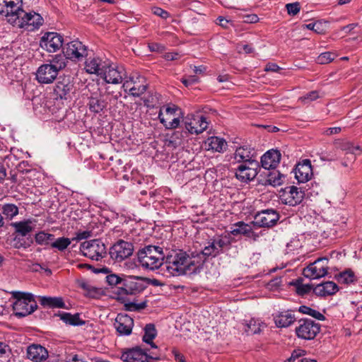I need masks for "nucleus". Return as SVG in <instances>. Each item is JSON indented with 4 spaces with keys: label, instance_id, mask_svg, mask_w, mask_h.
Here are the masks:
<instances>
[{
    "label": "nucleus",
    "instance_id": "nucleus-1",
    "mask_svg": "<svg viewBox=\"0 0 362 362\" xmlns=\"http://www.w3.org/2000/svg\"><path fill=\"white\" fill-rule=\"evenodd\" d=\"M22 7V0H0V14L8 18V21L21 28L32 25L38 28L43 22L42 16L36 13H26Z\"/></svg>",
    "mask_w": 362,
    "mask_h": 362
},
{
    "label": "nucleus",
    "instance_id": "nucleus-2",
    "mask_svg": "<svg viewBox=\"0 0 362 362\" xmlns=\"http://www.w3.org/2000/svg\"><path fill=\"white\" fill-rule=\"evenodd\" d=\"M163 266L162 269L165 268L169 275L174 276L194 274L199 271L195 259L182 250L175 252L174 255H168Z\"/></svg>",
    "mask_w": 362,
    "mask_h": 362
},
{
    "label": "nucleus",
    "instance_id": "nucleus-3",
    "mask_svg": "<svg viewBox=\"0 0 362 362\" xmlns=\"http://www.w3.org/2000/svg\"><path fill=\"white\" fill-rule=\"evenodd\" d=\"M165 255L163 248L159 246L147 245L137 252L139 264L148 269L154 270L163 265Z\"/></svg>",
    "mask_w": 362,
    "mask_h": 362
},
{
    "label": "nucleus",
    "instance_id": "nucleus-4",
    "mask_svg": "<svg viewBox=\"0 0 362 362\" xmlns=\"http://www.w3.org/2000/svg\"><path fill=\"white\" fill-rule=\"evenodd\" d=\"M13 296L16 300L13 303V310L18 317L27 316L37 308L33 295L28 293L14 292Z\"/></svg>",
    "mask_w": 362,
    "mask_h": 362
},
{
    "label": "nucleus",
    "instance_id": "nucleus-5",
    "mask_svg": "<svg viewBox=\"0 0 362 362\" xmlns=\"http://www.w3.org/2000/svg\"><path fill=\"white\" fill-rule=\"evenodd\" d=\"M298 324L295 331L297 337L300 339L305 340L313 339L320 332V325L310 319H300Z\"/></svg>",
    "mask_w": 362,
    "mask_h": 362
},
{
    "label": "nucleus",
    "instance_id": "nucleus-6",
    "mask_svg": "<svg viewBox=\"0 0 362 362\" xmlns=\"http://www.w3.org/2000/svg\"><path fill=\"white\" fill-rule=\"evenodd\" d=\"M80 250L83 255L95 261L101 259L106 254L105 245L98 239L82 243Z\"/></svg>",
    "mask_w": 362,
    "mask_h": 362
},
{
    "label": "nucleus",
    "instance_id": "nucleus-7",
    "mask_svg": "<svg viewBox=\"0 0 362 362\" xmlns=\"http://www.w3.org/2000/svg\"><path fill=\"white\" fill-rule=\"evenodd\" d=\"M279 219V213L272 209H268L257 212L251 222L253 227L271 228L275 226Z\"/></svg>",
    "mask_w": 362,
    "mask_h": 362
},
{
    "label": "nucleus",
    "instance_id": "nucleus-8",
    "mask_svg": "<svg viewBox=\"0 0 362 362\" xmlns=\"http://www.w3.org/2000/svg\"><path fill=\"white\" fill-rule=\"evenodd\" d=\"M63 53L66 59H71L74 62H79L87 57L88 50L86 46L81 41L76 40L67 42L63 47Z\"/></svg>",
    "mask_w": 362,
    "mask_h": 362
},
{
    "label": "nucleus",
    "instance_id": "nucleus-9",
    "mask_svg": "<svg viewBox=\"0 0 362 362\" xmlns=\"http://www.w3.org/2000/svg\"><path fill=\"white\" fill-rule=\"evenodd\" d=\"M328 262L327 257L318 258L303 269L304 276L312 279L325 276L328 273Z\"/></svg>",
    "mask_w": 362,
    "mask_h": 362
},
{
    "label": "nucleus",
    "instance_id": "nucleus-10",
    "mask_svg": "<svg viewBox=\"0 0 362 362\" xmlns=\"http://www.w3.org/2000/svg\"><path fill=\"white\" fill-rule=\"evenodd\" d=\"M121 359L124 362H149L148 359L160 360V356L157 352H151L148 355L140 348L136 347L123 352Z\"/></svg>",
    "mask_w": 362,
    "mask_h": 362
},
{
    "label": "nucleus",
    "instance_id": "nucleus-11",
    "mask_svg": "<svg viewBox=\"0 0 362 362\" xmlns=\"http://www.w3.org/2000/svg\"><path fill=\"white\" fill-rule=\"evenodd\" d=\"M134 252V245L132 243L119 240L110 249L111 258L116 262H121L129 257Z\"/></svg>",
    "mask_w": 362,
    "mask_h": 362
},
{
    "label": "nucleus",
    "instance_id": "nucleus-12",
    "mask_svg": "<svg viewBox=\"0 0 362 362\" xmlns=\"http://www.w3.org/2000/svg\"><path fill=\"white\" fill-rule=\"evenodd\" d=\"M259 169L260 166L257 160L241 163L236 169L235 176L242 182H248L255 178Z\"/></svg>",
    "mask_w": 362,
    "mask_h": 362
},
{
    "label": "nucleus",
    "instance_id": "nucleus-13",
    "mask_svg": "<svg viewBox=\"0 0 362 362\" xmlns=\"http://www.w3.org/2000/svg\"><path fill=\"white\" fill-rule=\"evenodd\" d=\"M146 286L138 276H128L123 279L122 286L119 288L118 294L134 295L144 290Z\"/></svg>",
    "mask_w": 362,
    "mask_h": 362
},
{
    "label": "nucleus",
    "instance_id": "nucleus-14",
    "mask_svg": "<svg viewBox=\"0 0 362 362\" xmlns=\"http://www.w3.org/2000/svg\"><path fill=\"white\" fill-rule=\"evenodd\" d=\"M63 37L57 33H47L40 40V47L49 52H55L60 48H63Z\"/></svg>",
    "mask_w": 362,
    "mask_h": 362
},
{
    "label": "nucleus",
    "instance_id": "nucleus-15",
    "mask_svg": "<svg viewBox=\"0 0 362 362\" xmlns=\"http://www.w3.org/2000/svg\"><path fill=\"white\" fill-rule=\"evenodd\" d=\"M281 200L290 206H296L303 201L305 193L296 186H288L281 191Z\"/></svg>",
    "mask_w": 362,
    "mask_h": 362
},
{
    "label": "nucleus",
    "instance_id": "nucleus-16",
    "mask_svg": "<svg viewBox=\"0 0 362 362\" xmlns=\"http://www.w3.org/2000/svg\"><path fill=\"white\" fill-rule=\"evenodd\" d=\"M54 92L62 100H71L75 93L74 83L69 78H64L57 82Z\"/></svg>",
    "mask_w": 362,
    "mask_h": 362
},
{
    "label": "nucleus",
    "instance_id": "nucleus-17",
    "mask_svg": "<svg viewBox=\"0 0 362 362\" xmlns=\"http://www.w3.org/2000/svg\"><path fill=\"white\" fill-rule=\"evenodd\" d=\"M101 76L107 83L118 84L127 78V73L123 66H109L103 70Z\"/></svg>",
    "mask_w": 362,
    "mask_h": 362
},
{
    "label": "nucleus",
    "instance_id": "nucleus-18",
    "mask_svg": "<svg viewBox=\"0 0 362 362\" xmlns=\"http://www.w3.org/2000/svg\"><path fill=\"white\" fill-rule=\"evenodd\" d=\"M185 127L190 134H199L206 129L208 122L206 118L203 116L187 117L185 120Z\"/></svg>",
    "mask_w": 362,
    "mask_h": 362
},
{
    "label": "nucleus",
    "instance_id": "nucleus-19",
    "mask_svg": "<svg viewBox=\"0 0 362 362\" xmlns=\"http://www.w3.org/2000/svg\"><path fill=\"white\" fill-rule=\"evenodd\" d=\"M57 68L49 64L41 65L36 72V79L40 83H51L58 75Z\"/></svg>",
    "mask_w": 362,
    "mask_h": 362
},
{
    "label": "nucleus",
    "instance_id": "nucleus-20",
    "mask_svg": "<svg viewBox=\"0 0 362 362\" xmlns=\"http://www.w3.org/2000/svg\"><path fill=\"white\" fill-rule=\"evenodd\" d=\"M114 326L119 335H129L132 331L134 320L128 315L119 313L115 319Z\"/></svg>",
    "mask_w": 362,
    "mask_h": 362
},
{
    "label": "nucleus",
    "instance_id": "nucleus-21",
    "mask_svg": "<svg viewBox=\"0 0 362 362\" xmlns=\"http://www.w3.org/2000/svg\"><path fill=\"white\" fill-rule=\"evenodd\" d=\"M312 175L313 169L310 160L305 159L296 166L295 177L298 182H305L308 181Z\"/></svg>",
    "mask_w": 362,
    "mask_h": 362
},
{
    "label": "nucleus",
    "instance_id": "nucleus-22",
    "mask_svg": "<svg viewBox=\"0 0 362 362\" xmlns=\"http://www.w3.org/2000/svg\"><path fill=\"white\" fill-rule=\"evenodd\" d=\"M253 225L245 223L243 221H239L234 224L235 228L231 230L233 235H243L253 241H257L259 238V235L253 231Z\"/></svg>",
    "mask_w": 362,
    "mask_h": 362
},
{
    "label": "nucleus",
    "instance_id": "nucleus-23",
    "mask_svg": "<svg viewBox=\"0 0 362 362\" xmlns=\"http://www.w3.org/2000/svg\"><path fill=\"white\" fill-rule=\"evenodd\" d=\"M281 160V153L278 150H269L261 157L262 167L266 170L275 169Z\"/></svg>",
    "mask_w": 362,
    "mask_h": 362
},
{
    "label": "nucleus",
    "instance_id": "nucleus-24",
    "mask_svg": "<svg viewBox=\"0 0 362 362\" xmlns=\"http://www.w3.org/2000/svg\"><path fill=\"white\" fill-rule=\"evenodd\" d=\"M48 351L40 344H31L27 349V356L34 362H42L48 358Z\"/></svg>",
    "mask_w": 362,
    "mask_h": 362
},
{
    "label": "nucleus",
    "instance_id": "nucleus-25",
    "mask_svg": "<svg viewBox=\"0 0 362 362\" xmlns=\"http://www.w3.org/2000/svg\"><path fill=\"white\" fill-rule=\"evenodd\" d=\"M215 249H216V247L209 241L208 245L205 246L201 252L197 253L196 256L192 255L198 270L209 257H215L218 255V251H216Z\"/></svg>",
    "mask_w": 362,
    "mask_h": 362
},
{
    "label": "nucleus",
    "instance_id": "nucleus-26",
    "mask_svg": "<svg viewBox=\"0 0 362 362\" xmlns=\"http://www.w3.org/2000/svg\"><path fill=\"white\" fill-rule=\"evenodd\" d=\"M107 103L101 93H94L88 97V106L91 112L100 113L107 107Z\"/></svg>",
    "mask_w": 362,
    "mask_h": 362
},
{
    "label": "nucleus",
    "instance_id": "nucleus-27",
    "mask_svg": "<svg viewBox=\"0 0 362 362\" xmlns=\"http://www.w3.org/2000/svg\"><path fill=\"white\" fill-rule=\"evenodd\" d=\"M255 152L254 148H250L247 146H243L238 148L235 152L234 158L238 163H245L251 162L252 160H256Z\"/></svg>",
    "mask_w": 362,
    "mask_h": 362
},
{
    "label": "nucleus",
    "instance_id": "nucleus-28",
    "mask_svg": "<svg viewBox=\"0 0 362 362\" xmlns=\"http://www.w3.org/2000/svg\"><path fill=\"white\" fill-rule=\"evenodd\" d=\"M122 88L125 92H128L129 95L134 97H139L146 91V85H137L136 81L132 77L129 80H126L123 83Z\"/></svg>",
    "mask_w": 362,
    "mask_h": 362
},
{
    "label": "nucleus",
    "instance_id": "nucleus-29",
    "mask_svg": "<svg viewBox=\"0 0 362 362\" xmlns=\"http://www.w3.org/2000/svg\"><path fill=\"white\" fill-rule=\"evenodd\" d=\"M339 290V287L333 281H326L317 284L313 288V293L318 296L325 297L327 296H332L336 293Z\"/></svg>",
    "mask_w": 362,
    "mask_h": 362
},
{
    "label": "nucleus",
    "instance_id": "nucleus-30",
    "mask_svg": "<svg viewBox=\"0 0 362 362\" xmlns=\"http://www.w3.org/2000/svg\"><path fill=\"white\" fill-rule=\"evenodd\" d=\"M295 320L294 314L289 311L280 313L274 317V322L278 327H287L293 324Z\"/></svg>",
    "mask_w": 362,
    "mask_h": 362
},
{
    "label": "nucleus",
    "instance_id": "nucleus-31",
    "mask_svg": "<svg viewBox=\"0 0 362 362\" xmlns=\"http://www.w3.org/2000/svg\"><path fill=\"white\" fill-rule=\"evenodd\" d=\"M104 68L102 60L99 58H89L86 62L85 69L89 74L102 76Z\"/></svg>",
    "mask_w": 362,
    "mask_h": 362
},
{
    "label": "nucleus",
    "instance_id": "nucleus-32",
    "mask_svg": "<svg viewBox=\"0 0 362 362\" xmlns=\"http://www.w3.org/2000/svg\"><path fill=\"white\" fill-rule=\"evenodd\" d=\"M57 315L59 316L60 320H62L66 324L70 325L78 326L83 325L86 323L84 320L80 318V315L78 313L71 315L69 313L59 312Z\"/></svg>",
    "mask_w": 362,
    "mask_h": 362
},
{
    "label": "nucleus",
    "instance_id": "nucleus-33",
    "mask_svg": "<svg viewBox=\"0 0 362 362\" xmlns=\"http://www.w3.org/2000/svg\"><path fill=\"white\" fill-rule=\"evenodd\" d=\"M209 150H213L216 152H223L226 150L227 143L223 139L218 136H211L207 139L205 143Z\"/></svg>",
    "mask_w": 362,
    "mask_h": 362
},
{
    "label": "nucleus",
    "instance_id": "nucleus-34",
    "mask_svg": "<svg viewBox=\"0 0 362 362\" xmlns=\"http://www.w3.org/2000/svg\"><path fill=\"white\" fill-rule=\"evenodd\" d=\"M33 221L30 219L23 221L15 222L11 226L15 228L16 233L21 236H25L29 233L33 231V227L32 226Z\"/></svg>",
    "mask_w": 362,
    "mask_h": 362
},
{
    "label": "nucleus",
    "instance_id": "nucleus-35",
    "mask_svg": "<svg viewBox=\"0 0 362 362\" xmlns=\"http://www.w3.org/2000/svg\"><path fill=\"white\" fill-rule=\"evenodd\" d=\"M40 303L43 306L49 308H65L63 299L60 297L39 296Z\"/></svg>",
    "mask_w": 362,
    "mask_h": 362
},
{
    "label": "nucleus",
    "instance_id": "nucleus-36",
    "mask_svg": "<svg viewBox=\"0 0 362 362\" xmlns=\"http://www.w3.org/2000/svg\"><path fill=\"white\" fill-rule=\"evenodd\" d=\"M76 284L78 288H81L86 292L85 295L86 296L95 298L98 294V289L91 286L85 279H77Z\"/></svg>",
    "mask_w": 362,
    "mask_h": 362
},
{
    "label": "nucleus",
    "instance_id": "nucleus-37",
    "mask_svg": "<svg viewBox=\"0 0 362 362\" xmlns=\"http://www.w3.org/2000/svg\"><path fill=\"white\" fill-rule=\"evenodd\" d=\"M273 170L269 172L267 175V182L272 186L281 185L284 179V175L279 171L272 169Z\"/></svg>",
    "mask_w": 362,
    "mask_h": 362
},
{
    "label": "nucleus",
    "instance_id": "nucleus-38",
    "mask_svg": "<svg viewBox=\"0 0 362 362\" xmlns=\"http://www.w3.org/2000/svg\"><path fill=\"white\" fill-rule=\"evenodd\" d=\"M303 279L298 278L295 281L291 283L296 287V293L300 296H304L310 292L313 289V286L310 284H303Z\"/></svg>",
    "mask_w": 362,
    "mask_h": 362
},
{
    "label": "nucleus",
    "instance_id": "nucleus-39",
    "mask_svg": "<svg viewBox=\"0 0 362 362\" xmlns=\"http://www.w3.org/2000/svg\"><path fill=\"white\" fill-rule=\"evenodd\" d=\"M1 213L8 219L11 220L18 214V208L14 204H4L1 206Z\"/></svg>",
    "mask_w": 362,
    "mask_h": 362
},
{
    "label": "nucleus",
    "instance_id": "nucleus-40",
    "mask_svg": "<svg viewBox=\"0 0 362 362\" xmlns=\"http://www.w3.org/2000/svg\"><path fill=\"white\" fill-rule=\"evenodd\" d=\"M338 281L341 283L349 284L356 281L354 272L351 269H347L338 275Z\"/></svg>",
    "mask_w": 362,
    "mask_h": 362
},
{
    "label": "nucleus",
    "instance_id": "nucleus-41",
    "mask_svg": "<svg viewBox=\"0 0 362 362\" xmlns=\"http://www.w3.org/2000/svg\"><path fill=\"white\" fill-rule=\"evenodd\" d=\"M298 311L303 314L308 315L313 317V318L320 321H324L325 320V317L324 315L320 313L319 311L314 310L306 305L300 306Z\"/></svg>",
    "mask_w": 362,
    "mask_h": 362
},
{
    "label": "nucleus",
    "instance_id": "nucleus-42",
    "mask_svg": "<svg viewBox=\"0 0 362 362\" xmlns=\"http://www.w3.org/2000/svg\"><path fill=\"white\" fill-rule=\"evenodd\" d=\"M212 245H214L216 249V251H218V255L222 253L223 248L228 247L230 245V242L227 238H217L211 239L209 240Z\"/></svg>",
    "mask_w": 362,
    "mask_h": 362
},
{
    "label": "nucleus",
    "instance_id": "nucleus-43",
    "mask_svg": "<svg viewBox=\"0 0 362 362\" xmlns=\"http://www.w3.org/2000/svg\"><path fill=\"white\" fill-rule=\"evenodd\" d=\"M156 336V329L152 324H148L144 329V335L143 341L146 343H152V341Z\"/></svg>",
    "mask_w": 362,
    "mask_h": 362
},
{
    "label": "nucleus",
    "instance_id": "nucleus-44",
    "mask_svg": "<svg viewBox=\"0 0 362 362\" xmlns=\"http://www.w3.org/2000/svg\"><path fill=\"white\" fill-rule=\"evenodd\" d=\"M54 240L53 234L47 233L45 231H40L35 235V241L39 245H48L50 241Z\"/></svg>",
    "mask_w": 362,
    "mask_h": 362
},
{
    "label": "nucleus",
    "instance_id": "nucleus-45",
    "mask_svg": "<svg viewBox=\"0 0 362 362\" xmlns=\"http://www.w3.org/2000/svg\"><path fill=\"white\" fill-rule=\"evenodd\" d=\"M163 108L160 110L159 114H158V118L160 119V122L164 124V126L167 129H176L178 127L180 124V119L177 117H175L172 119L170 122L167 123L165 118L164 117L163 113Z\"/></svg>",
    "mask_w": 362,
    "mask_h": 362
},
{
    "label": "nucleus",
    "instance_id": "nucleus-46",
    "mask_svg": "<svg viewBox=\"0 0 362 362\" xmlns=\"http://www.w3.org/2000/svg\"><path fill=\"white\" fill-rule=\"evenodd\" d=\"M71 240L68 238H59L51 243L52 247L57 248L59 251H64L71 244Z\"/></svg>",
    "mask_w": 362,
    "mask_h": 362
},
{
    "label": "nucleus",
    "instance_id": "nucleus-47",
    "mask_svg": "<svg viewBox=\"0 0 362 362\" xmlns=\"http://www.w3.org/2000/svg\"><path fill=\"white\" fill-rule=\"evenodd\" d=\"M66 59L64 54H57L50 61L49 64H51V66L56 67L57 71L59 72V71L62 70L66 66Z\"/></svg>",
    "mask_w": 362,
    "mask_h": 362
},
{
    "label": "nucleus",
    "instance_id": "nucleus-48",
    "mask_svg": "<svg viewBox=\"0 0 362 362\" xmlns=\"http://www.w3.org/2000/svg\"><path fill=\"white\" fill-rule=\"evenodd\" d=\"M335 57L336 55L333 52H323L317 57L316 62L320 64H326L332 62Z\"/></svg>",
    "mask_w": 362,
    "mask_h": 362
},
{
    "label": "nucleus",
    "instance_id": "nucleus-49",
    "mask_svg": "<svg viewBox=\"0 0 362 362\" xmlns=\"http://www.w3.org/2000/svg\"><path fill=\"white\" fill-rule=\"evenodd\" d=\"M245 331L247 334H255L261 332L260 324L255 320H250L247 325Z\"/></svg>",
    "mask_w": 362,
    "mask_h": 362
},
{
    "label": "nucleus",
    "instance_id": "nucleus-50",
    "mask_svg": "<svg viewBox=\"0 0 362 362\" xmlns=\"http://www.w3.org/2000/svg\"><path fill=\"white\" fill-rule=\"evenodd\" d=\"M319 93L317 90H312L305 95L300 97L299 100H300L304 103H308L311 101H313L319 98Z\"/></svg>",
    "mask_w": 362,
    "mask_h": 362
},
{
    "label": "nucleus",
    "instance_id": "nucleus-51",
    "mask_svg": "<svg viewBox=\"0 0 362 362\" xmlns=\"http://www.w3.org/2000/svg\"><path fill=\"white\" fill-rule=\"evenodd\" d=\"M14 245L13 247L16 249H19L21 247L27 248L30 245V243H33V240H31L29 243L24 240L23 238H21L18 236H16L13 239Z\"/></svg>",
    "mask_w": 362,
    "mask_h": 362
},
{
    "label": "nucleus",
    "instance_id": "nucleus-52",
    "mask_svg": "<svg viewBox=\"0 0 362 362\" xmlns=\"http://www.w3.org/2000/svg\"><path fill=\"white\" fill-rule=\"evenodd\" d=\"M286 8L288 13L291 16L296 15L300 9V4L298 2L287 4L286 5Z\"/></svg>",
    "mask_w": 362,
    "mask_h": 362
},
{
    "label": "nucleus",
    "instance_id": "nucleus-53",
    "mask_svg": "<svg viewBox=\"0 0 362 362\" xmlns=\"http://www.w3.org/2000/svg\"><path fill=\"white\" fill-rule=\"evenodd\" d=\"M106 281L110 286H116L119 284H123V279L116 274H110L106 276Z\"/></svg>",
    "mask_w": 362,
    "mask_h": 362
},
{
    "label": "nucleus",
    "instance_id": "nucleus-54",
    "mask_svg": "<svg viewBox=\"0 0 362 362\" xmlns=\"http://www.w3.org/2000/svg\"><path fill=\"white\" fill-rule=\"evenodd\" d=\"M305 354V351L303 349H296L292 352L291 357L288 358L285 362H293L295 360L301 358Z\"/></svg>",
    "mask_w": 362,
    "mask_h": 362
},
{
    "label": "nucleus",
    "instance_id": "nucleus-55",
    "mask_svg": "<svg viewBox=\"0 0 362 362\" xmlns=\"http://www.w3.org/2000/svg\"><path fill=\"white\" fill-rule=\"evenodd\" d=\"M91 236V232L89 230L78 231L76 233V236L72 238V240L80 241L86 240Z\"/></svg>",
    "mask_w": 362,
    "mask_h": 362
},
{
    "label": "nucleus",
    "instance_id": "nucleus-56",
    "mask_svg": "<svg viewBox=\"0 0 362 362\" xmlns=\"http://www.w3.org/2000/svg\"><path fill=\"white\" fill-rule=\"evenodd\" d=\"M152 11L155 15L160 16L163 19L168 18L170 16L168 11L159 7H153Z\"/></svg>",
    "mask_w": 362,
    "mask_h": 362
},
{
    "label": "nucleus",
    "instance_id": "nucleus-57",
    "mask_svg": "<svg viewBox=\"0 0 362 362\" xmlns=\"http://www.w3.org/2000/svg\"><path fill=\"white\" fill-rule=\"evenodd\" d=\"M198 78L196 76H189L186 78H182V82L185 86H189L197 83Z\"/></svg>",
    "mask_w": 362,
    "mask_h": 362
},
{
    "label": "nucleus",
    "instance_id": "nucleus-58",
    "mask_svg": "<svg viewBox=\"0 0 362 362\" xmlns=\"http://www.w3.org/2000/svg\"><path fill=\"white\" fill-rule=\"evenodd\" d=\"M178 110V108L175 105H173L172 107L168 106L165 107V112L166 115L168 116L165 119H170L171 116H174L176 111Z\"/></svg>",
    "mask_w": 362,
    "mask_h": 362
},
{
    "label": "nucleus",
    "instance_id": "nucleus-59",
    "mask_svg": "<svg viewBox=\"0 0 362 362\" xmlns=\"http://www.w3.org/2000/svg\"><path fill=\"white\" fill-rule=\"evenodd\" d=\"M259 21V18L256 14H250L244 17V22L247 23H254Z\"/></svg>",
    "mask_w": 362,
    "mask_h": 362
},
{
    "label": "nucleus",
    "instance_id": "nucleus-60",
    "mask_svg": "<svg viewBox=\"0 0 362 362\" xmlns=\"http://www.w3.org/2000/svg\"><path fill=\"white\" fill-rule=\"evenodd\" d=\"M216 23L224 28H227L228 25L231 23L230 21L226 19L223 16H218L216 19Z\"/></svg>",
    "mask_w": 362,
    "mask_h": 362
},
{
    "label": "nucleus",
    "instance_id": "nucleus-61",
    "mask_svg": "<svg viewBox=\"0 0 362 362\" xmlns=\"http://www.w3.org/2000/svg\"><path fill=\"white\" fill-rule=\"evenodd\" d=\"M281 69V68L276 64L274 63H269L266 65L264 70L266 71H273L277 72Z\"/></svg>",
    "mask_w": 362,
    "mask_h": 362
},
{
    "label": "nucleus",
    "instance_id": "nucleus-62",
    "mask_svg": "<svg viewBox=\"0 0 362 362\" xmlns=\"http://www.w3.org/2000/svg\"><path fill=\"white\" fill-rule=\"evenodd\" d=\"M304 26L309 30H314L315 32L319 33L320 31V24L317 23H312L309 24L304 25Z\"/></svg>",
    "mask_w": 362,
    "mask_h": 362
},
{
    "label": "nucleus",
    "instance_id": "nucleus-63",
    "mask_svg": "<svg viewBox=\"0 0 362 362\" xmlns=\"http://www.w3.org/2000/svg\"><path fill=\"white\" fill-rule=\"evenodd\" d=\"M148 47L151 51L152 52H161L164 49V47L163 45L158 43L151 44Z\"/></svg>",
    "mask_w": 362,
    "mask_h": 362
},
{
    "label": "nucleus",
    "instance_id": "nucleus-64",
    "mask_svg": "<svg viewBox=\"0 0 362 362\" xmlns=\"http://www.w3.org/2000/svg\"><path fill=\"white\" fill-rule=\"evenodd\" d=\"M173 354L175 356V360L177 362H185L184 356L181 354H180L177 351H176L175 349L173 350Z\"/></svg>",
    "mask_w": 362,
    "mask_h": 362
}]
</instances>
